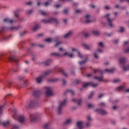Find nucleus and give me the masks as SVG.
<instances>
[{
    "mask_svg": "<svg viewBox=\"0 0 129 129\" xmlns=\"http://www.w3.org/2000/svg\"><path fill=\"white\" fill-rule=\"evenodd\" d=\"M73 51H77L78 52V56L79 57L81 58V59H83L85 58L84 60H82L79 62V63H80V66H82L84 63H85L88 59V57L87 55H83L82 54L80 53V51H78L77 49L75 48H72Z\"/></svg>",
    "mask_w": 129,
    "mask_h": 129,
    "instance_id": "obj_1",
    "label": "nucleus"
},
{
    "mask_svg": "<svg viewBox=\"0 0 129 129\" xmlns=\"http://www.w3.org/2000/svg\"><path fill=\"white\" fill-rule=\"evenodd\" d=\"M20 28V26H17V27H13L10 28L3 27L1 28L0 30V35H3L5 34L7 31L8 30H10L11 31H17Z\"/></svg>",
    "mask_w": 129,
    "mask_h": 129,
    "instance_id": "obj_2",
    "label": "nucleus"
},
{
    "mask_svg": "<svg viewBox=\"0 0 129 129\" xmlns=\"http://www.w3.org/2000/svg\"><path fill=\"white\" fill-rule=\"evenodd\" d=\"M51 73H52V72L51 71H48L45 72L42 76L36 78L37 83H40L42 82L43 78L44 77L48 76L49 75H50Z\"/></svg>",
    "mask_w": 129,
    "mask_h": 129,
    "instance_id": "obj_3",
    "label": "nucleus"
},
{
    "mask_svg": "<svg viewBox=\"0 0 129 129\" xmlns=\"http://www.w3.org/2000/svg\"><path fill=\"white\" fill-rule=\"evenodd\" d=\"M67 102V99H64L63 101H62L60 102L59 106L58 108V114H61L62 109H63V106H65Z\"/></svg>",
    "mask_w": 129,
    "mask_h": 129,
    "instance_id": "obj_4",
    "label": "nucleus"
},
{
    "mask_svg": "<svg viewBox=\"0 0 129 129\" xmlns=\"http://www.w3.org/2000/svg\"><path fill=\"white\" fill-rule=\"evenodd\" d=\"M42 22L45 24L51 23H54L55 24H58V20H57V19H55V18H51L48 20L43 19V20H42Z\"/></svg>",
    "mask_w": 129,
    "mask_h": 129,
    "instance_id": "obj_5",
    "label": "nucleus"
},
{
    "mask_svg": "<svg viewBox=\"0 0 129 129\" xmlns=\"http://www.w3.org/2000/svg\"><path fill=\"white\" fill-rule=\"evenodd\" d=\"M13 118H14V119H16L17 118H18V121L20 122V123H23V122H25V120H26V118H25V116H24V115H19V116H18V117L16 116V114H15H15H14V115H13Z\"/></svg>",
    "mask_w": 129,
    "mask_h": 129,
    "instance_id": "obj_6",
    "label": "nucleus"
},
{
    "mask_svg": "<svg viewBox=\"0 0 129 129\" xmlns=\"http://www.w3.org/2000/svg\"><path fill=\"white\" fill-rule=\"evenodd\" d=\"M69 53L68 52H66V53H64L63 54H62V53H56V52H53V53H51V55H53L55 57H62V56H69Z\"/></svg>",
    "mask_w": 129,
    "mask_h": 129,
    "instance_id": "obj_7",
    "label": "nucleus"
},
{
    "mask_svg": "<svg viewBox=\"0 0 129 129\" xmlns=\"http://www.w3.org/2000/svg\"><path fill=\"white\" fill-rule=\"evenodd\" d=\"M31 90H33V96H34V97L37 98L39 97L40 96V91L38 90H35L36 89L34 87H31Z\"/></svg>",
    "mask_w": 129,
    "mask_h": 129,
    "instance_id": "obj_8",
    "label": "nucleus"
},
{
    "mask_svg": "<svg viewBox=\"0 0 129 129\" xmlns=\"http://www.w3.org/2000/svg\"><path fill=\"white\" fill-rule=\"evenodd\" d=\"M114 72V70H108L107 69H106V70H105L104 72H101L100 71V70H94V73L95 74H97V73H101V74H103L104 72H106L108 73H112Z\"/></svg>",
    "mask_w": 129,
    "mask_h": 129,
    "instance_id": "obj_9",
    "label": "nucleus"
},
{
    "mask_svg": "<svg viewBox=\"0 0 129 129\" xmlns=\"http://www.w3.org/2000/svg\"><path fill=\"white\" fill-rule=\"evenodd\" d=\"M110 15L109 14H107L105 16V17L108 20V23L110 26V27H114V26L113 24L112 23L113 21L114 20V19H111L110 18Z\"/></svg>",
    "mask_w": 129,
    "mask_h": 129,
    "instance_id": "obj_10",
    "label": "nucleus"
},
{
    "mask_svg": "<svg viewBox=\"0 0 129 129\" xmlns=\"http://www.w3.org/2000/svg\"><path fill=\"white\" fill-rule=\"evenodd\" d=\"M45 93L46 95L48 97L52 96V89L51 87H45Z\"/></svg>",
    "mask_w": 129,
    "mask_h": 129,
    "instance_id": "obj_11",
    "label": "nucleus"
},
{
    "mask_svg": "<svg viewBox=\"0 0 129 129\" xmlns=\"http://www.w3.org/2000/svg\"><path fill=\"white\" fill-rule=\"evenodd\" d=\"M89 86H92V87L95 88V87L98 86V84H94L93 82L85 83L83 85V87L86 88V87H88Z\"/></svg>",
    "mask_w": 129,
    "mask_h": 129,
    "instance_id": "obj_12",
    "label": "nucleus"
},
{
    "mask_svg": "<svg viewBox=\"0 0 129 129\" xmlns=\"http://www.w3.org/2000/svg\"><path fill=\"white\" fill-rule=\"evenodd\" d=\"M38 117V114H37V113H35V114H32L30 116L31 121V122L35 121L37 120Z\"/></svg>",
    "mask_w": 129,
    "mask_h": 129,
    "instance_id": "obj_13",
    "label": "nucleus"
},
{
    "mask_svg": "<svg viewBox=\"0 0 129 129\" xmlns=\"http://www.w3.org/2000/svg\"><path fill=\"white\" fill-rule=\"evenodd\" d=\"M7 60L17 62L19 60L16 56H11L10 57L7 58Z\"/></svg>",
    "mask_w": 129,
    "mask_h": 129,
    "instance_id": "obj_14",
    "label": "nucleus"
},
{
    "mask_svg": "<svg viewBox=\"0 0 129 129\" xmlns=\"http://www.w3.org/2000/svg\"><path fill=\"white\" fill-rule=\"evenodd\" d=\"M95 111L101 115H105L108 113L106 111H105V110L102 109H96Z\"/></svg>",
    "mask_w": 129,
    "mask_h": 129,
    "instance_id": "obj_15",
    "label": "nucleus"
},
{
    "mask_svg": "<svg viewBox=\"0 0 129 129\" xmlns=\"http://www.w3.org/2000/svg\"><path fill=\"white\" fill-rule=\"evenodd\" d=\"M37 101L35 100H33L31 101L29 106L30 107H34L35 106H37Z\"/></svg>",
    "mask_w": 129,
    "mask_h": 129,
    "instance_id": "obj_16",
    "label": "nucleus"
},
{
    "mask_svg": "<svg viewBox=\"0 0 129 129\" xmlns=\"http://www.w3.org/2000/svg\"><path fill=\"white\" fill-rule=\"evenodd\" d=\"M72 101L74 102H76V103H78V105H79V106H80V105H81V103L82 102V99H78L73 98V99H72Z\"/></svg>",
    "mask_w": 129,
    "mask_h": 129,
    "instance_id": "obj_17",
    "label": "nucleus"
},
{
    "mask_svg": "<svg viewBox=\"0 0 129 129\" xmlns=\"http://www.w3.org/2000/svg\"><path fill=\"white\" fill-rule=\"evenodd\" d=\"M10 122H11L10 120H9L7 121H5V122H2V121L0 119V124L2 123L3 125H4V126H8L10 124Z\"/></svg>",
    "mask_w": 129,
    "mask_h": 129,
    "instance_id": "obj_18",
    "label": "nucleus"
},
{
    "mask_svg": "<svg viewBox=\"0 0 129 129\" xmlns=\"http://www.w3.org/2000/svg\"><path fill=\"white\" fill-rule=\"evenodd\" d=\"M52 61H53L52 59L49 58V59H47L45 61H44L43 62V63L45 66H47L50 65L51 64V63L52 62Z\"/></svg>",
    "mask_w": 129,
    "mask_h": 129,
    "instance_id": "obj_19",
    "label": "nucleus"
},
{
    "mask_svg": "<svg viewBox=\"0 0 129 129\" xmlns=\"http://www.w3.org/2000/svg\"><path fill=\"white\" fill-rule=\"evenodd\" d=\"M98 52L101 53V52H102V50H101V49H97V51L94 53V57L95 58H99V57L98 56Z\"/></svg>",
    "mask_w": 129,
    "mask_h": 129,
    "instance_id": "obj_20",
    "label": "nucleus"
},
{
    "mask_svg": "<svg viewBox=\"0 0 129 129\" xmlns=\"http://www.w3.org/2000/svg\"><path fill=\"white\" fill-rule=\"evenodd\" d=\"M87 119L88 120V121L86 123V126L90 127L91 126L90 122L92 120V118L90 116H89L87 117Z\"/></svg>",
    "mask_w": 129,
    "mask_h": 129,
    "instance_id": "obj_21",
    "label": "nucleus"
},
{
    "mask_svg": "<svg viewBox=\"0 0 129 129\" xmlns=\"http://www.w3.org/2000/svg\"><path fill=\"white\" fill-rule=\"evenodd\" d=\"M83 122L81 121H79L77 122V126H78V128L79 129H82L83 127Z\"/></svg>",
    "mask_w": 129,
    "mask_h": 129,
    "instance_id": "obj_22",
    "label": "nucleus"
},
{
    "mask_svg": "<svg viewBox=\"0 0 129 129\" xmlns=\"http://www.w3.org/2000/svg\"><path fill=\"white\" fill-rule=\"evenodd\" d=\"M4 22L6 23L12 24L14 21H13V20H10L9 18H5L4 19Z\"/></svg>",
    "mask_w": 129,
    "mask_h": 129,
    "instance_id": "obj_23",
    "label": "nucleus"
},
{
    "mask_svg": "<svg viewBox=\"0 0 129 129\" xmlns=\"http://www.w3.org/2000/svg\"><path fill=\"white\" fill-rule=\"evenodd\" d=\"M85 18H86V22L87 23H90L91 22V20H90V16L89 15H86Z\"/></svg>",
    "mask_w": 129,
    "mask_h": 129,
    "instance_id": "obj_24",
    "label": "nucleus"
},
{
    "mask_svg": "<svg viewBox=\"0 0 129 129\" xmlns=\"http://www.w3.org/2000/svg\"><path fill=\"white\" fill-rule=\"evenodd\" d=\"M92 34L96 36H99L100 35V32L97 30L92 31Z\"/></svg>",
    "mask_w": 129,
    "mask_h": 129,
    "instance_id": "obj_25",
    "label": "nucleus"
},
{
    "mask_svg": "<svg viewBox=\"0 0 129 129\" xmlns=\"http://www.w3.org/2000/svg\"><path fill=\"white\" fill-rule=\"evenodd\" d=\"M126 60V58H124V57L121 58L119 59V62L121 64H124Z\"/></svg>",
    "mask_w": 129,
    "mask_h": 129,
    "instance_id": "obj_26",
    "label": "nucleus"
},
{
    "mask_svg": "<svg viewBox=\"0 0 129 129\" xmlns=\"http://www.w3.org/2000/svg\"><path fill=\"white\" fill-rule=\"evenodd\" d=\"M72 34H73V33L71 31H70L64 36V38H69L71 37L72 35Z\"/></svg>",
    "mask_w": 129,
    "mask_h": 129,
    "instance_id": "obj_27",
    "label": "nucleus"
},
{
    "mask_svg": "<svg viewBox=\"0 0 129 129\" xmlns=\"http://www.w3.org/2000/svg\"><path fill=\"white\" fill-rule=\"evenodd\" d=\"M94 79H97L100 82L103 81V76H102L101 77H94Z\"/></svg>",
    "mask_w": 129,
    "mask_h": 129,
    "instance_id": "obj_28",
    "label": "nucleus"
},
{
    "mask_svg": "<svg viewBox=\"0 0 129 129\" xmlns=\"http://www.w3.org/2000/svg\"><path fill=\"white\" fill-rule=\"evenodd\" d=\"M82 47H83L84 48L87 49V50H89L90 47L88 45H87L86 43H83L82 44Z\"/></svg>",
    "mask_w": 129,
    "mask_h": 129,
    "instance_id": "obj_29",
    "label": "nucleus"
},
{
    "mask_svg": "<svg viewBox=\"0 0 129 129\" xmlns=\"http://www.w3.org/2000/svg\"><path fill=\"white\" fill-rule=\"evenodd\" d=\"M39 13L41 15H43V16H45V15H47V13L46 12H44V11H43V10H39Z\"/></svg>",
    "mask_w": 129,
    "mask_h": 129,
    "instance_id": "obj_30",
    "label": "nucleus"
},
{
    "mask_svg": "<svg viewBox=\"0 0 129 129\" xmlns=\"http://www.w3.org/2000/svg\"><path fill=\"white\" fill-rule=\"evenodd\" d=\"M24 79V77L23 76H18L17 78V80L18 81V82H20V81H22Z\"/></svg>",
    "mask_w": 129,
    "mask_h": 129,
    "instance_id": "obj_31",
    "label": "nucleus"
},
{
    "mask_svg": "<svg viewBox=\"0 0 129 129\" xmlns=\"http://www.w3.org/2000/svg\"><path fill=\"white\" fill-rule=\"evenodd\" d=\"M67 93H70L72 94V95H74L75 94V91H73L72 90H68L67 91Z\"/></svg>",
    "mask_w": 129,
    "mask_h": 129,
    "instance_id": "obj_32",
    "label": "nucleus"
},
{
    "mask_svg": "<svg viewBox=\"0 0 129 129\" xmlns=\"http://www.w3.org/2000/svg\"><path fill=\"white\" fill-rule=\"evenodd\" d=\"M44 129H51L49 123L46 124L44 127Z\"/></svg>",
    "mask_w": 129,
    "mask_h": 129,
    "instance_id": "obj_33",
    "label": "nucleus"
},
{
    "mask_svg": "<svg viewBox=\"0 0 129 129\" xmlns=\"http://www.w3.org/2000/svg\"><path fill=\"white\" fill-rule=\"evenodd\" d=\"M71 122H72V119H68V120L64 123V125H68V124H70Z\"/></svg>",
    "mask_w": 129,
    "mask_h": 129,
    "instance_id": "obj_34",
    "label": "nucleus"
},
{
    "mask_svg": "<svg viewBox=\"0 0 129 129\" xmlns=\"http://www.w3.org/2000/svg\"><path fill=\"white\" fill-rule=\"evenodd\" d=\"M122 69H123L124 71H126L129 70V64L126 67H122Z\"/></svg>",
    "mask_w": 129,
    "mask_h": 129,
    "instance_id": "obj_35",
    "label": "nucleus"
},
{
    "mask_svg": "<svg viewBox=\"0 0 129 129\" xmlns=\"http://www.w3.org/2000/svg\"><path fill=\"white\" fill-rule=\"evenodd\" d=\"M88 107L89 108H93L95 107V105L92 103H89L88 105Z\"/></svg>",
    "mask_w": 129,
    "mask_h": 129,
    "instance_id": "obj_36",
    "label": "nucleus"
},
{
    "mask_svg": "<svg viewBox=\"0 0 129 129\" xmlns=\"http://www.w3.org/2000/svg\"><path fill=\"white\" fill-rule=\"evenodd\" d=\"M117 90L118 91H120V90H123L124 89V86H120L117 88Z\"/></svg>",
    "mask_w": 129,
    "mask_h": 129,
    "instance_id": "obj_37",
    "label": "nucleus"
},
{
    "mask_svg": "<svg viewBox=\"0 0 129 129\" xmlns=\"http://www.w3.org/2000/svg\"><path fill=\"white\" fill-rule=\"evenodd\" d=\"M20 127V126H19L18 125H17V124H14L13 125V128H12L13 129H19Z\"/></svg>",
    "mask_w": 129,
    "mask_h": 129,
    "instance_id": "obj_38",
    "label": "nucleus"
},
{
    "mask_svg": "<svg viewBox=\"0 0 129 129\" xmlns=\"http://www.w3.org/2000/svg\"><path fill=\"white\" fill-rule=\"evenodd\" d=\"M58 81V79H49L48 80V82H54Z\"/></svg>",
    "mask_w": 129,
    "mask_h": 129,
    "instance_id": "obj_39",
    "label": "nucleus"
},
{
    "mask_svg": "<svg viewBox=\"0 0 129 129\" xmlns=\"http://www.w3.org/2000/svg\"><path fill=\"white\" fill-rule=\"evenodd\" d=\"M39 29V26L38 25V24H37L36 26H35V27L33 28V31H35Z\"/></svg>",
    "mask_w": 129,
    "mask_h": 129,
    "instance_id": "obj_40",
    "label": "nucleus"
},
{
    "mask_svg": "<svg viewBox=\"0 0 129 129\" xmlns=\"http://www.w3.org/2000/svg\"><path fill=\"white\" fill-rule=\"evenodd\" d=\"M4 106L5 105L0 106V114L2 113Z\"/></svg>",
    "mask_w": 129,
    "mask_h": 129,
    "instance_id": "obj_41",
    "label": "nucleus"
},
{
    "mask_svg": "<svg viewBox=\"0 0 129 129\" xmlns=\"http://www.w3.org/2000/svg\"><path fill=\"white\" fill-rule=\"evenodd\" d=\"M52 0H49L48 2L45 3V6L47 7L50 4V2H52Z\"/></svg>",
    "mask_w": 129,
    "mask_h": 129,
    "instance_id": "obj_42",
    "label": "nucleus"
},
{
    "mask_svg": "<svg viewBox=\"0 0 129 129\" xmlns=\"http://www.w3.org/2000/svg\"><path fill=\"white\" fill-rule=\"evenodd\" d=\"M59 72L62 73L64 76L67 77V74L65 73L63 70H60Z\"/></svg>",
    "mask_w": 129,
    "mask_h": 129,
    "instance_id": "obj_43",
    "label": "nucleus"
},
{
    "mask_svg": "<svg viewBox=\"0 0 129 129\" xmlns=\"http://www.w3.org/2000/svg\"><path fill=\"white\" fill-rule=\"evenodd\" d=\"M94 95V92H92L91 94L88 96V99H91Z\"/></svg>",
    "mask_w": 129,
    "mask_h": 129,
    "instance_id": "obj_44",
    "label": "nucleus"
},
{
    "mask_svg": "<svg viewBox=\"0 0 129 129\" xmlns=\"http://www.w3.org/2000/svg\"><path fill=\"white\" fill-rule=\"evenodd\" d=\"M53 40L51 39V38H47L44 40L45 42H50L52 41Z\"/></svg>",
    "mask_w": 129,
    "mask_h": 129,
    "instance_id": "obj_45",
    "label": "nucleus"
},
{
    "mask_svg": "<svg viewBox=\"0 0 129 129\" xmlns=\"http://www.w3.org/2000/svg\"><path fill=\"white\" fill-rule=\"evenodd\" d=\"M120 82V80L119 79H115L113 81L114 83H118Z\"/></svg>",
    "mask_w": 129,
    "mask_h": 129,
    "instance_id": "obj_46",
    "label": "nucleus"
},
{
    "mask_svg": "<svg viewBox=\"0 0 129 129\" xmlns=\"http://www.w3.org/2000/svg\"><path fill=\"white\" fill-rule=\"evenodd\" d=\"M124 31V28L121 27L120 28V30H118V32L121 33V32H123Z\"/></svg>",
    "mask_w": 129,
    "mask_h": 129,
    "instance_id": "obj_47",
    "label": "nucleus"
},
{
    "mask_svg": "<svg viewBox=\"0 0 129 129\" xmlns=\"http://www.w3.org/2000/svg\"><path fill=\"white\" fill-rule=\"evenodd\" d=\"M15 16H16V17H18V16H19V11H17L15 12Z\"/></svg>",
    "mask_w": 129,
    "mask_h": 129,
    "instance_id": "obj_48",
    "label": "nucleus"
},
{
    "mask_svg": "<svg viewBox=\"0 0 129 129\" xmlns=\"http://www.w3.org/2000/svg\"><path fill=\"white\" fill-rule=\"evenodd\" d=\"M105 104L104 102H101L99 104V106L101 107H104L105 106Z\"/></svg>",
    "mask_w": 129,
    "mask_h": 129,
    "instance_id": "obj_49",
    "label": "nucleus"
},
{
    "mask_svg": "<svg viewBox=\"0 0 129 129\" xmlns=\"http://www.w3.org/2000/svg\"><path fill=\"white\" fill-rule=\"evenodd\" d=\"M68 13V9H65L63 11V14H67Z\"/></svg>",
    "mask_w": 129,
    "mask_h": 129,
    "instance_id": "obj_50",
    "label": "nucleus"
},
{
    "mask_svg": "<svg viewBox=\"0 0 129 129\" xmlns=\"http://www.w3.org/2000/svg\"><path fill=\"white\" fill-rule=\"evenodd\" d=\"M99 47H103V43L102 42H100L98 44Z\"/></svg>",
    "mask_w": 129,
    "mask_h": 129,
    "instance_id": "obj_51",
    "label": "nucleus"
},
{
    "mask_svg": "<svg viewBox=\"0 0 129 129\" xmlns=\"http://www.w3.org/2000/svg\"><path fill=\"white\" fill-rule=\"evenodd\" d=\"M125 53H129V47L125 49Z\"/></svg>",
    "mask_w": 129,
    "mask_h": 129,
    "instance_id": "obj_52",
    "label": "nucleus"
},
{
    "mask_svg": "<svg viewBox=\"0 0 129 129\" xmlns=\"http://www.w3.org/2000/svg\"><path fill=\"white\" fill-rule=\"evenodd\" d=\"M82 12V10H78L77 11H76V13L79 14V13H81Z\"/></svg>",
    "mask_w": 129,
    "mask_h": 129,
    "instance_id": "obj_53",
    "label": "nucleus"
},
{
    "mask_svg": "<svg viewBox=\"0 0 129 129\" xmlns=\"http://www.w3.org/2000/svg\"><path fill=\"white\" fill-rule=\"evenodd\" d=\"M60 7V5L59 4H57L54 6V7H55L56 8H59Z\"/></svg>",
    "mask_w": 129,
    "mask_h": 129,
    "instance_id": "obj_54",
    "label": "nucleus"
},
{
    "mask_svg": "<svg viewBox=\"0 0 129 129\" xmlns=\"http://www.w3.org/2000/svg\"><path fill=\"white\" fill-rule=\"evenodd\" d=\"M28 85V83L27 81H26L24 84V87H25Z\"/></svg>",
    "mask_w": 129,
    "mask_h": 129,
    "instance_id": "obj_55",
    "label": "nucleus"
},
{
    "mask_svg": "<svg viewBox=\"0 0 129 129\" xmlns=\"http://www.w3.org/2000/svg\"><path fill=\"white\" fill-rule=\"evenodd\" d=\"M103 95H104L103 94H100V95L99 96L98 98H99V99H100V98H102V97H103Z\"/></svg>",
    "mask_w": 129,
    "mask_h": 129,
    "instance_id": "obj_56",
    "label": "nucleus"
},
{
    "mask_svg": "<svg viewBox=\"0 0 129 129\" xmlns=\"http://www.w3.org/2000/svg\"><path fill=\"white\" fill-rule=\"evenodd\" d=\"M32 4H33L32 2H28V3H27V5H28V6H30V5H31Z\"/></svg>",
    "mask_w": 129,
    "mask_h": 129,
    "instance_id": "obj_57",
    "label": "nucleus"
},
{
    "mask_svg": "<svg viewBox=\"0 0 129 129\" xmlns=\"http://www.w3.org/2000/svg\"><path fill=\"white\" fill-rule=\"evenodd\" d=\"M3 39L4 40H7L8 39V37L6 36H3Z\"/></svg>",
    "mask_w": 129,
    "mask_h": 129,
    "instance_id": "obj_58",
    "label": "nucleus"
},
{
    "mask_svg": "<svg viewBox=\"0 0 129 129\" xmlns=\"http://www.w3.org/2000/svg\"><path fill=\"white\" fill-rule=\"evenodd\" d=\"M32 12H33V10H29L28 11V14H31L32 13Z\"/></svg>",
    "mask_w": 129,
    "mask_h": 129,
    "instance_id": "obj_59",
    "label": "nucleus"
},
{
    "mask_svg": "<svg viewBox=\"0 0 129 129\" xmlns=\"http://www.w3.org/2000/svg\"><path fill=\"white\" fill-rule=\"evenodd\" d=\"M126 1L127 3H129V0H120V2H125Z\"/></svg>",
    "mask_w": 129,
    "mask_h": 129,
    "instance_id": "obj_60",
    "label": "nucleus"
},
{
    "mask_svg": "<svg viewBox=\"0 0 129 129\" xmlns=\"http://www.w3.org/2000/svg\"><path fill=\"white\" fill-rule=\"evenodd\" d=\"M59 44H60V42L56 43V44L55 45V46L57 47V46H58V45H59Z\"/></svg>",
    "mask_w": 129,
    "mask_h": 129,
    "instance_id": "obj_61",
    "label": "nucleus"
},
{
    "mask_svg": "<svg viewBox=\"0 0 129 129\" xmlns=\"http://www.w3.org/2000/svg\"><path fill=\"white\" fill-rule=\"evenodd\" d=\"M25 33H26V32H23V33H21V34H20V36H23V35H25Z\"/></svg>",
    "mask_w": 129,
    "mask_h": 129,
    "instance_id": "obj_62",
    "label": "nucleus"
},
{
    "mask_svg": "<svg viewBox=\"0 0 129 129\" xmlns=\"http://www.w3.org/2000/svg\"><path fill=\"white\" fill-rule=\"evenodd\" d=\"M74 55L73 53L69 54V56H70V57L72 58L73 57Z\"/></svg>",
    "mask_w": 129,
    "mask_h": 129,
    "instance_id": "obj_63",
    "label": "nucleus"
},
{
    "mask_svg": "<svg viewBox=\"0 0 129 129\" xmlns=\"http://www.w3.org/2000/svg\"><path fill=\"white\" fill-rule=\"evenodd\" d=\"M80 82H81L80 80H77V81H76V84H79Z\"/></svg>",
    "mask_w": 129,
    "mask_h": 129,
    "instance_id": "obj_64",
    "label": "nucleus"
}]
</instances>
